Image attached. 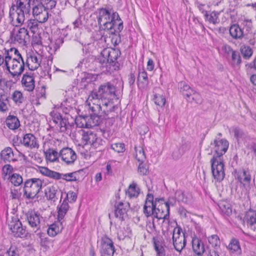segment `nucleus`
Instances as JSON below:
<instances>
[{
  "instance_id": "34",
  "label": "nucleus",
  "mask_w": 256,
  "mask_h": 256,
  "mask_svg": "<svg viewBox=\"0 0 256 256\" xmlns=\"http://www.w3.org/2000/svg\"><path fill=\"white\" fill-rule=\"evenodd\" d=\"M46 158L50 162H56L60 157L59 152L53 148H49L44 152Z\"/></svg>"
},
{
  "instance_id": "3",
  "label": "nucleus",
  "mask_w": 256,
  "mask_h": 256,
  "mask_svg": "<svg viewBox=\"0 0 256 256\" xmlns=\"http://www.w3.org/2000/svg\"><path fill=\"white\" fill-rule=\"evenodd\" d=\"M164 198H156L154 201L153 196L147 195V198L144 206V212L146 216H153L160 220L168 219L169 212L167 210L164 212L163 208H165Z\"/></svg>"
},
{
  "instance_id": "55",
  "label": "nucleus",
  "mask_w": 256,
  "mask_h": 256,
  "mask_svg": "<svg viewBox=\"0 0 256 256\" xmlns=\"http://www.w3.org/2000/svg\"><path fill=\"white\" fill-rule=\"evenodd\" d=\"M244 35H247L252 32V24L250 20H246L244 22Z\"/></svg>"
},
{
  "instance_id": "26",
  "label": "nucleus",
  "mask_w": 256,
  "mask_h": 256,
  "mask_svg": "<svg viewBox=\"0 0 256 256\" xmlns=\"http://www.w3.org/2000/svg\"><path fill=\"white\" fill-rule=\"evenodd\" d=\"M251 175L248 170L243 169L238 174V180L243 185L248 184L251 181Z\"/></svg>"
},
{
  "instance_id": "61",
  "label": "nucleus",
  "mask_w": 256,
  "mask_h": 256,
  "mask_svg": "<svg viewBox=\"0 0 256 256\" xmlns=\"http://www.w3.org/2000/svg\"><path fill=\"white\" fill-rule=\"evenodd\" d=\"M76 198L77 196L76 193L74 192L70 191L68 192L66 194V198L64 199H66L68 202L69 201L70 202H75L76 200Z\"/></svg>"
},
{
  "instance_id": "24",
  "label": "nucleus",
  "mask_w": 256,
  "mask_h": 256,
  "mask_svg": "<svg viewBox=\"0 0 256 256\" xmlns=\"http://www.w3.org/2000/svg\"><path fill=\"white\" fill-rule=\"evenodd\" d=\"M33 48L36 51L37 46H42V30H39L38 28L33 25Z\"/></svg>"
},
{
  "instance_id": "37",
  "label": "nucleus",
  "mask_w": 256,
  "mask_h": 256,
  "mask_svg": "<svg viewBox=\"0 0 256 256\" xmlns=\"http://www.w3.org/2000/svg\"><path fill=\"white\" fill-rule=\"evenodd\" d=\"M180 90L183 94L190 97L194 93V90L190 88L184 82H180L178 84Z\"/></svg>"
},
{
  "instance_id": "18",
  "label": "nucleus",
  "mask_w": 256,
  "mask_h": 256,
  "mask_svg": "<svg viewBox=\"0 0 256 256\" xmlns=\"http://www.w3.org/2000/svg\"><path fill=\"white\" fill-rule=\"evenodd\" d=\"M46 198L53 202H56L60 198V199L62 196V192L57 186H51L47 188L45 192Z\"/></svg>"
},
{
  "instance_id": "56",
  "label": "nucleus",
  "mask_w": 256,
  "mask_h": 256,
  "mask_svg": "<svg viewBox=\"0 0 256 256\" xmlns=\"http://www.w3.org/2000/svg\"><path fill=\"white\" fill-rule=\"evenodd\" d=\"M42 218L38 213L33 216V228H34L38 230L40 228V222Z\"/></svg>"
},
{
  "instance_id": "43",
  "label": "nucleus",
  "mask_w": 256,
  "mask_h": 256,
  "mask_svg": "<svg viewBox=\"0 0 256 256\" xmlns=\"http://www.w3.org/2000/svg\"><path fill=\"white\" fill-rule=\"evenodd\" d=\"M76 124L78 127L82 128H90L89 121L88 122L86 119L84 117H79L76 120Z\"/></svg>"
},
{
  "instance_id": "38",
  "label": "nucleus",
  "mask_w": 256,
  "mask_h": 256,
  "mask_svg": "<svg viewBox=\"0 0 256 256\" xmlns=\"http://www.w3.org/2000/svg\"><path fill=\"white\" fill-rule=\"evenodd\" d=\"M234 138L238 143L241 142L247 138L246 134L242 130L236 128L233 130Z\"/></svg>"
},
{
  "instance_id": "57",
  "label": "nucleus",
  "mask_w": 256,
  "mask_h": 256,
  "mask_svg": "<svg viewBox=\"0 0 256 256\" xmlns=\"http://www.w3.org/2000/svg\"><path fill=\"white\" fill-rule=\"evenodd\" d=\"M43 154H44V152H42L41 150H39L38 152H36L34 154L35 162H33V164H35L36 166H38V164H40L42 162Z\"/></svg>"
},
{
  "instance_id": "54",
  "label": "nucleus",
  "mask_w": 256,
  "mask_h": 256,
  "mask_svg": "<svg viewBox=\"0 0 256 256\" xmlns=\"http://www.w3.org/2000/svg\"><path fill=\"white\" fill-rule=\"evenodd\" d=\"M56 128H59L61 132H64L66 130L68 127V122L66 119H62L60 122L55 125Z\"/></svg>"
},
{
  "instance_id": "11",
  "label": "nucleus",
  "mask_w": 256,
  "mask_h": 256,
  "mask_svg": "<svg viewBox=\"0 0 256 256\" xmlns=\"http://www.w3.org/2000/svg\"><path fill=\"white\" fill-rule=\"evenodd\" d=\"M211 144L214 146L212 148L214 152L212 158L223 159L222 156L226 152L229 146L228 141L225 139L215 140Z\"/></svg>"
},
{
  "instance_id": "21",
  "label": "nucleus",
  "mask_w": 256,
  "mask_h": 256,
  "mask_svg": "<svg viewBox=\"0 0 256 256\" xmlns=\"http://www.w3.org/2000/svg\"><path fill=\"white\" fill-rule=\"evenodd\" d=\"M154 92L153 101L154 104L160 107L164 106L166 104V99L163 94L162 90L160 88H156Z\"/></svg>"
},
{
  "instance_id": "50",
  "label": "nucleus",
  "mask_w": 256,
  "mask_h": 256,
  "mask_svg": "<svg viewBox=\"0 0 256 256\" xmlns=\"http://www.w3.org/2000/svg\"><path fill=\"white\" fill-rule=\"evenodd\" d=\"M111 148L118 153L123 152L125 150V146L123 143H115L111 144Z\"/></svg>"
},
{
  "instance_id": "59",
  "label": "nucleus",
  "mask_w": 256,
  "mask_h": 256,
  "mask_svg": "<svg viewBox=\"0 0 256 256\" xmlns=\"http://www.w3.org/2000/svg\"><path fill=\"white\" fill-rule=\"evenodd\" d=\"M51 116H52V122L54 124H58L60 121L62 119V116L59 113L55 112H53L50 113Z\"/></svg>"
},
{
  "instance_id": "4",
  "label": "nucleus",
  "mask_w": 256,
  "mask_h": 256,
  "mask_svg": "<svg viewBox=\"0 0 256 256\" xmlns=\"http://www.w3.org/2000/svg\"><path fill=\"white\" fill-rule=\"evenodd\" d=\"M164 236L167 238L172 236L173 245L176 251L180 252L185 248L186 240L180 227L172 225L169 226L168 232Z\"/></svg>"
},
{
  "instance_id": "47",
  "label": "nucleus",
  "mask_w": 256,
  "mask_h": 256,
  "mask_svg": "<svg viewBox=\"0 0 256 256\" xmlns=\"http://www.w3.org/2000/svg\"><path fill=\"white\" fill-rule=\"evenodd\" d=\"M15 237H23L26 234V230L22 226L16 228L14 231L11 230Z\"/></svg>"
},
{
  "instance_id": "23",
  "label": "nucleus",
  "mask_w": 256,
  "mask_h": 256,
  "mask_svg": "<svg viewBox=\"0 0 256 256\" xmlns=\"http://www.w3.org/2000/svg\"><path fill=\"white\" fill-rule=\"evenodd\" d=\"M137 82L138 86L140 88H144L148 84V74L144 68L140 70Z\"/></svg>"
},
{
  "instance_id": "27",
  "label": "nucleus",
  "mask_w": 256,
  "mask_h": 256,
  "mask_svg": "<svg viewBox=\"0 0 256 256\" xmlns=\"http://www.w3.org/2000/svg\"><path fill=\"white\" fill-rule=\"evenodd\" d=\"M228 248L231 253H234L237 255H240L242 250L238 240L236 238H232L228 246Z\"/></svg>"
},
{
  "instance_id": "29",
  "label": "nucleus",
  "mask_w": 256,
  "mask_h": 256,
  "mask_svg": "<svg viewBox=\"0 0 256 256\" xmlns=\"http://www.w3.org/2000/svg\"><path fill=\"white\" fill-rule=\"evenodd\" d=\"M230 34L235 39L240 38L244 36V31L238 25L234 24L230 27Z\"/></svg>"
},
{
  "instance_id": "13",
  "label": "nucleus",
  "mask_w": 256,
  "mask_h": 256,
  "mask_svg": "<svg viewBox=\"0 0 256 256\" xmlns=\"http://www.w3.org/2000/svg\"><path fill=\"white\" fill-rule=\"evenodd\" d=\"M93 113L94 115L91 116L90 118L88 119L90 122L89 126L91 127H94L99 125L101 122L102 120L104 119H113L114 117L116 116V112L115 110H112V112H108L106 116H102L100 113H96L92 110H90Z\"/></svg>"
},
{
  "instance_id": "9",
  "label": "nucleus",
  "mask_w": 256,
  "mask_h": 256,
  "mask_svg": "<svg viewBox=\"0 0 256 256\" xmlns=\"http://www.w3.org/2000/svg\"><path fill=\"white\" fill-rule=\"evenodd\" d=\"M212 177L216 182H222L224 176V165L223 159L212 158L210 160Z\"/></svg>"
},
{
  "instance_id": "1",
  "label": "nucleus",
  "mask_w": 256,
  "mask_h": 256,
  "mask_svg": "<svg viewBox=\"0 0 256 256\" xmlns=\"http://www.w3.org/2000/svg\"><path fill=\"white\" fill-rule=\"evenodd\" d=\"M118 98L116 94V87L110 82L101 84L97 92H92L86 102L90 110L96 113L106 116L108 112L115 110L118 108L112 100Z\"/></svg>"
},
{
  "instance_id": "49",
  "label": "nucleus",
  "mask_w": 256,
  "mask_h": 256,
  "mask_svg": "<svg viewBox=\"0 0 256 256\" xmlns=\"http://www.w3.org/2000/svg\"><path fill=\"white\" fill-rule=\"evenodd\" d=\"M12 99L16 103L20 104L22 102V94L20 91L16 90L12 95Z\"/></svg>"
},
{
  "instance_id": "53",
  "label": "nucleus",
  "mask_w": 256,
  "mask_h": 256,
  "mask_svg": "<svg viewBox=\"0 0 256 256\" xmlns=\"http://www.w3.org/2000/svg\"><path fill=\"white\" fill-rule=\"evenodd\" d=\"M8 226L10 230L14 231L16 228L22 226V224L16 218L14 219H12V221L10 222Z\"/></svg>"
},
{
  "instance_id": "60",
  "label": "nucleus",
  "mask_w": 256,
  "mask_h": 256,
  "mask_svg": "<svg viewBox=\"0 0 256 256\" xmlns=\"http://www.w3.org/2000/svg\"><path fill=\"white\" fill-rule=\"evenodd\" d=\"M144 162H140L138 167V172L141 175H146L148 172V168L144 164Z\"/></svg>"
},
{
  "instance_id": "32",
  "label": "nucleus",
  "mask_w": 256,
  "mask_h": 256,
  "mask_svg": "<svg viewBox=\"0 0 256 256\" xmlns=\"http://www.w3.org/2000/svg\"><path fill=\"white\" fill-rule=\"evenodd\" d=\"M140 188L136 183L132 182L126 190V194L130 198H136L140 194Z\"/></svg>"
},
{
  "instance_id": "19",
  "label": "nucleus",
  "mask_w": 256,
  "mask_h": 256,
  "mask_svg": "<svg viewBox=\"0 0 256 256\" xmlns=\"http://www.w3.org/2000/svg\"><path fill=\"white\" fill-rule=\"evenodd\" d=\"M65 226L64 220L58 219V220L50 225L48 229V234L51 236H54L60 232Z\"/></svg>"
},
{
  "instance_id": "7",
  "label": "nucleus",
  "mask_w": 256,
  "mask_h": 256,
  "mask_svg": "<svg viewBox=\"0 0 256 256\" xmlns=\"http://www.w3.org/2000/svg\"><path fill=\"white\" fill-rule=\"evenodd\" d=\"M16 12L13 14L14 17H16L18 24H22L24 20V15L30 16V0H16Z\"/></svg>"
},
{
  "instance_id": "10",
  "label": "nucleus",
  "mask_w": 256,
  "mask_h": 256,
  "mask_svg": "<svg viewBox=\"0 0 256 256\" xmlns=\"http://www.w3.org/2000/svg\"><path fill=\"white\" fill-rule=\"evenodd\" d=\"M42 0H33V16L39 22H44L47 20L48 14L46 10L42 4Z\"/></svg>"
},
{
  "instance_id": "12",
  "label": "nucleus",
  "mask_w": 256,
  "mask_h": 256,
  "mask_svg": "<svg viewBox=\"0 0 256 256\" xmlns=\"http://www.w3.org/2000/svg\"><path fill=\"white\" fill-rule=\"evenodd\" d=\"M100 256H113L114 246L112 240L106 236L102 237L100 243Z\"/></svg>"
},
{
  "instance_id": "64",
  "label": "nucleus",
  "mask_w": 256,
  "mask_h": 256,
  "mask_svg": "<svg viewBox=\"0 0 256 256\" xmlns=\"http://www.w3.org/2000/svg\"><path fill=\"white\" fill-rule=\"evenodd\" d=\"M36 166L38 167V169H37L36 168H33V169L34 168V169L36 170L37 171L38 170L42 174L48 176V174H49V173H50V170H49L47 168L44 167V166Z\"/></svg>"
},
{
  "instance_id": "2",
  "label": "nucleus",
  "mask_w": 256,
  "mask_h": 256,
  "mask_svg": "<svg viewBox=\"0 0 256 256\" xmlns=\"http://www.w3.org/2000/svg\"><path fill=\"white\" fill-rule=\"evenodd\" d=\"M100 28L110 30L113 34L119 33L123 29V22L118 14L111 8H100L96 12Z\"/></svg>"
},
{
  "instance_id": "46",
  "label": "nucleus",
  "mask_w": 256,
  "mask_h": 256,
  "mask_svg": "<svg viewBox=\"0 0 256 256\" xmlns=\"http://www.w3.org/2000/svg\"><path fill=\"white\" fill-rule=\"evenodd\" d=\"M10 181L15 186H18L22 182V178L20 174H14L10 177Z\"/></svg>"
},
{
  "instance_id": "14",
  "label": "nucleus",
  "mask_w": 256,
  "mask_h": 256,
  "mask_svg": "<svg viewBox=\"0 0 256 256\" xmlns=\"http://www.w3.org/2000/svg\"><path fill=\"white\" fill-rule=\"evenodd\" d=\"M11 39L20 44H26L30 42V36L26 29L24 28L16 30V28L11 33Z\"/></svg>"
},
{
  "instance_id": "33",
  "label": "nucleus",
  "mask_w": 256,
  "mask_h": 256,
  "mask_svg": "<svg viewBox=\"0 0 256 256\" xmlns=\"http://www.w3.org/2000/svg\"><path fill=\"white\" fill-rule=\"evenodd\" d=\"M2 158L5 162H10L16 160L14 154L10 148L8 147L2 150L1 153Z\"/></svg>"
},
{
  "instance_id": "25",
  "label": "nucleus",
  "mask_w": 256,
  "mask_h": 256,
  "mask_svg": "<svg viewBox=\"0 0 256 256\" xmlns=\"http://www.w3.org/2000/svg\"><path fill=\"white\" fill-rule=\"evenodd\" d=\"M42 182L38 178H33V193L36 194L33 196V198H36L37 200L42 199L43 192L41 191Z\"/></svg>"
},
{
  "instance_id": "39",
  "label": "nucleus",
  "mask_w": 256,
  "mask_h": 256,
  "mask_svg": "<svg viewBox=\"0 0 256 256\" xmlns=\"http://www.w3.org/2000/svg\"><path fill=\"white\" fill-rule=\"evenodd\" d=\"M245 220H246L248 224L252 226L256 223V212L254 211L248 212L245 216Z\"/></svg>"
},
{
  "instance_id": "17",
  "label": "nucleus",
  "mask_w": 256,
  "mask_h": 256,
  "mask_svg": "<svg viewBox=\"0 0 256 256\" xmlns=\"http://www.w3.org/2000/svg\"><path fill=\"white\" fill-rule=\"evenodd\" d=\"M130 208L128 202H119L114 204V215L116 218L122 220L127 216V212Z\"/></svg>"
},
{
  "instance_id": "58",
  "label": "nucleus",
  "mask_w": 256,
  "mask_h": 256,
  "mask_svg": "<svg viewBox=\"0 0 256 256\" xmlns=\"http://www.w3.org/2000/svg\"><path fill=\"white\" fill-rule=\"evenodd\" d=\"M232 58L233 62L237 64H240L241 59L239 53L236 51H232Z\"/></svg>"
},
{
  "instance_id": "51",
  "label": "nucleus",
  "mask_w": 256,
  "mask_h": 256,
  "mask_svg": "<svg viewBox=\"0 0 256 256\" xmlns=\"http://www.w3.org/2000/svg\"><path fill=\"white\" fill-rule=\"evenodd\" d=\"M208 242L213 246H217L220 244V240L216 234L212 235L208 238Z\"/></svg>"
},
{
  "instance_id": "42",
  "label": "nucleus",
  "mask_w": 256,
  "mask_h": 256,
  "mask_svg": "<svg viewBox=\"0 0 256 256\" xmlns=\"http://www.w3.org/2000/svg\"><path fill=\"white\" fill-rule=\"evenodd\" d=\"M240 50L242 56L245 59L250 58L252 54V50L249 46L243 45L241 46Z\"/></svg>"
},
{
  "instance_id": "44",
  "label": "nucleus",
  "mask_w": 256,
  "mask_h": 256,
  "mask_svg": "<svg viewBox=\"0 0 256 256\" xmlns=\"http://www.w3.org/2000/svg\"><path fill=\"white\" fill-rule=\"evenodd\" d=\"M175 198L178 202L184 203H187L188 201V197L184 193L182 190H177L175 193Z\"/></svg>"
},
{
  "instance_id": "52",
  "label": "nucleus",
  "mask_w": 256,
  "mask_h": 256,
  "mask_svg": "<svg viewBox=\"0 0 256 256\" xmlns=\"http://www.w3.org/2000/svg\"><path fill=\"white\" fill-rule=\"evenodd\" d=\"M42 4L46 10V8L52 9L56 6V0H42Z\"/></svg>"
},
{
  "instance_id": "28",
  "label": "nucleus",
  "mask_w": 256,
  "mask_h": 256,
  "mask_svg": "<svg viewBox=\"0 0 256 256\" xmlns=\"http://www.w3.org/2000/svg\"><path fill=\"white\" fill-rule=\"evenodd\" d=\"M68 209L69 206L68 202L66 199H64L62 202L58 206V219L64 220L63 218H64Z\"/></svg>"
},
{
  "instance_id": "40",
  "label": "nucleus",
  "mask_w": 256,
  "mask_h": 256,
  "mask_svg": "<svg viewBox=\"0 0 256 256\" xmlns=\"http://www.w3.org/2000/svg\"><path fill=\"white\" fill-rule=\"evenodd\" d=\"M218 14L216 12H212L210 14L208 12H205V19L210 23L216 24L218 22Z\"/></svg>"
},
{
  "instance_id": "22",
  "label": "nucleus",
  "mask_w": 256,
  "mask_h": 256,
  "mask_svg": "<svg viewBox=\"0 0 256 256\" xmlns=\"http://www.w3.org/2000/svg\"><path fill=\"white\" fill-rule=\"evenodd\" d=\"M32 178L28 180L24 183L23 188L24 197L26 199V202L27 204H30L32 202L31 195L32 194Z\"/></svg>"
},
{
  "instance_id": "31",
  "label": "nucleus",
  "mask_w": 256,
  "mask_h": 256,
  "mask_svg": "<svg viewBox=\"0 0 256 256\" xmlns=\"http://www.w3.org/2000/svg\"><path fill=\"white\" fill-rule=\"evenodd\" d=\"M4 50V56L0 54V66L4 64L6 66L7 70H10V60L12 59V52H10V49L8 50L5 48Z\"/></svg>"
},
{
  "instance_id": "36",
  "label": "nucleus",
  "mask_w": 256,
  "mask_h": 256,
  "mask_svg": "<svg viewBox=\"0 0 256 256\" xmlns=\"http://www.w3.org/2000/svg\"><path fill=\"white\" fill-rule=\"evenodd\" d=\"M134 150L135 157L137 160L139 162H144L146 156L143 148L140 146H136Z\"/></svg>"
},
{
  "instance_id": "35",
  "label": "nucleus",
  "mask_w": 256,
  "mask_h": 256,
  "mask_svg": "<svg viewBox=\"0 0 256 256\" xmlns=\"http://www.w3.org/2000/svg\"><path fill=\"white\" fill-rule=\"evenodd\" d=\"M220 212L224 216H230L232 214V210L229 203L222 201L218 204Z\"/></svg>"
},
{
  "instance_id": "45",
  "label": "nucleus",
  "mask_w": 256,
  "mask_h": 256,
  "mask_svg": "<svg viewBox=\"0 0 256 256\" xmlns=\"http://www.w3.org/2000/svg\"><path fill=\"white\" fill-rule=\"evenodd\" d=\"M36 234L38 236L39 240H38L40 241V245L45 248L48 247L50 242L46 238H45V234L42 232H38Z\"/></svg>"
},
{
  "instance_id": "5",
  "label": "nucleus",
  "mask_w": 256,
  "mask_h": 256,
  "mask_svg": "<svg viewBox=\"0 0 256 256\" xmlns=\"http://www.w3.org/2000/svg\"><path fill=\"white\" fill-rule=\"evenodd\" d=\"M161 224L162 233L164 236L168 231L169 226L172 224L177 225L176 223L170 222L168 219L160 220L156 217H152L148 220L146 226L147 232L154 235H156L158 232V225Z\"/></svg>"
},
{
  "instance_id": "6",
  "label": "nucleus",
  "mask_w": 256,
  "mask_h": 256,
  "mask_svg": "<svg viewBox=\"0 0 256 256\" xmlns=\"http://www.w3.org/2000/svg\"><path fill=\"white\" fill-rule=\"evenodd\" d=\"M12 59L10 60V68L8 70L13 76H19L24 70V63L18 50L15 48H10Z\"/></svg>"
},
{
  "instance_id": "20",
  "label": "nucleus",
  "mask_w": 256,
  "mask_h": 256,
  "mask_svg": "<svg viewBox=\"0 0 256 256\" xmlns=\"http://www.w3.org/2000/svg\"><path fill=\"white\" fill-rule=\"evenodd\" d=\"M192 248L193 252L198 256H202L205 252L203 242L200 238L197 237L192 238Z\"/></svg>"
},
{
  "instance_id": "63",
  "label": "nucleus",
  "mask_w": 256,
  "mask_h": 256,
  "mask_svg": "<svg viewBox=\"0 0 256 256\" xmlns=\"http://www.w3.org/2000/svg\"><path fill=\"white\" fill-rule=\"evenodd\" d=\"M62 174L60 172L50 170L48 176L54 179L58 180L62 178Z\"/></svg>"
},
{
  "instance_id": "16",
  "label": "nucleus",
  "mask_w": 256,
  "mask_h": 256,
  "mask_svg": "<svg viewBox=\"0 0 256 256\" xmlns=\"http://www.w3.org/2000/svg\"><path fill=\"white\" fill-rule=\"evenodd\" d=\"M59 155L62 161L67 164H74L77 158L76 152L72 148L68 147L61 150L59 152Z\"/></svg>"
},
{
  "instance_id": "8",
  "label": "nucleus",
  "mask_w": 256,
  "mask_h": 256,
  "mask_svg": "<svg viewBox=\"0 0 256 256\" xmlns=\"http://www.w3.org/2000/svg\"><path fill=\"white\" fill-rule=\"evenodd\" d=\"M120 54V52L118 50L109 48H106L100 53V56L98 58L99 62L103 66L108 67V64L116 61Z\"/></svg>"
},
{
  "instance_id": "62",
  "label": "nucleus",
  "mask_w": 256,
  "mask_h": 256,
  "mask_svg": "<svg viewBox=\"0 0 256 256\" xmlns=\"http://www.w3.org/2000/svg\"><path fill=\"white\" fill-rule=\"evenodd\" d=\"M32 137V134H27L24 136L22 142L24 146L26 147L30 146V140Z\"/></svg>"
},
{
  "instance_id": "41",
  "label": "nucleus",
  "mask_w": 256,
  "mask_h": 256,
  "mask_svg": "<svg viewBox=\"0 0 256 256\" xmlns=\"http://www.w3.org/2000/svg\"><path fill=\"white\" fill-rule=\"evenodd\" d=\"M189 146L186 144H184L178 150H176L172 153V157L175 160H178L184 154V152L189 149Z\"/></svg>"
},
{
  "instance_id": "30",
  "label": "nucleus",
  "mask_w": 256,
  "mask_h": 256,
  "mask_svg": "<svg viewBox=\"0 0 256 256\" xmlns=\"http://www.w3.org/2000/svg\"><path fill=\"white\" fill-rule=\"evenodd\" d=\"M6 126L10 130H14L17 129L20 126L18 118L14 116H9L6 120Z\"/></svg>"
},
{
  "instance_id": "15",
  "label": "nucleus",
  "mask_w": 256,
  "mask_h": 256,
  "mask_svg": "<svg viewBox=\"0 0 256 256\" xmlns=\"http://www.w3.org/2000/svg\"><path fill=\"white\" fill-rule=\"evenodd\" d=\"M82 140L86 144H90L95 148L102 144L103 142L100 138L97 136L95 132L90 130L84 132Z\"/></svg>"
},
{
  "instance_id": "48",
  "label": "nucleus",
  "mask_w": 256,
  "mask_h": 256,
  "mask_svg": "<svg viewBox=\"0 0 256 256\" xmlns=\"http://www.w3.org/2000/svg\"><path fill=\"white\" fill-rule=\"evenodd\" d=\"M76 172L68 173L65 174H62V179L66 180V181L68 182L76 181L77 180L76 177Z\"/></svg>"
}]
</instances>
